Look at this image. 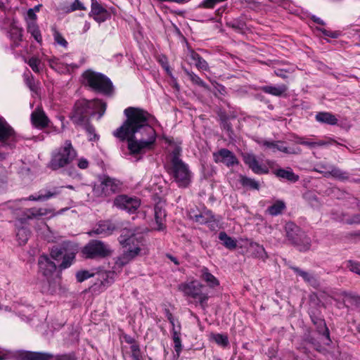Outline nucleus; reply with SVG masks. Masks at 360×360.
Listing matches in <instances>:
<instances>
[{"label": "nucleus", "instance_id": "obj_1", "mask_svg": "<svg viewBox=\"0 0 360 360\" xmlns=\"http://www.w3.org/2000/svg\"><path fill=\"white\" fill-rule=\"evenodd\" d=\"M124 113L127 120L112 132L121 141H127L131 154L145 153L153 148L157 134L151 126L155 119L148 112L133 107L127 108Z\"/></svg>", "mask_w": 360, "mask_h": 360}, {"label": "nucleus", "instance_id": "obj_2", "mask_svg": "<svg viewBox=\"0 0 360 360\" xmlns=\"http://www.w3.org/2000/svg\"><path fill=\"white\" fill-rule=\"evenodd\" d=\"M142 240V233L135 229H124L122 231L119 241L127 250L117 258L113 267L115 271L122 269L140 254Z\"/></svg>", "mask_w": 360, "mask_h": 360}, {"label": "nucleus", "instance_id": "obj_3", "mask_svg": "<svg viewBox=\"0 0 360 360\" xmlns=\"http://www.w3.org/2000/svg\"><path fill=\"white\" fill-rule=\"evenodd\" d=\"M181 148L176 147L172 152L169 174L179 187H187L191 182L193 174L188 165L180 158Z\"/></svg>", "mask_w": 360, "mask_h": 360}, {"label": "nucleus", "instance_id": "obj_4", "mask_svg": "<svg viewBox=\"0 0 360 360\" xmlns=\"http://www.w3.org/2000/svg\"><path fill=\"white\" fill-rule=\"evenodd\" d=\"M77 152L73 148L70 141H66L64 144L53 151L49 167L53 170L63 168L76 158Z\"/></svg>", "mask_w": 360, "mask_h": 360}, {"label": "nucleus", "instance_id": "obj_5", "mask_svg": "<svg viewBox=\"0 0 360 360\" xmlns=\"http://www.w3.org/2000/svg\"><path fill=\"white\" fill-rule=\"evenodd\" d=\"M285 231L289 243L297 246L300 251H307L310 248V238L295 224L287 222L285 225Z\"/></svg>", "mask_w": 360, "mask_h": 360}, {"label": "nucleus", "instance_id": "obj_6", "mask_svg": "<svg viewBox=\"0 0 360 360\" xmlns=\"http://www.w3.org/2000/svg\"><path fill=\"white\" fill-rule=\"evenodd\" d=\"M84 84L96 91L108 94L112 91L110 80L102 74L87 70L83 74Z\"/></svg>", "mask_w": 360, "mask_h": 360}, {"label": "nucleus", "instance_id": "obj_7", "mask_svg": "<svg viewBox=\"0 0 360 360\" xmlns=\"http://www.w3.org/2000/svg\"><path fill=\"white\" fill-rule=\"evenodd\" d=\"M202 288L203 285L196 280L182 283L178 286L179 290L182 292L185 296L198 300L200 306L205 309L207 306L208 295L202 292Z\"/></svg>", "mask_w": 360, "mask_h": 360}, {"label": "nucleus", "instance_id": "obj_8", "mask_svg": "<svg viewBox=\"0 0 360 360\" xmlns=\"http://www.w3.org/2000/svg\"><path fill=\"white\" fill-rule=\"evenodd\" d=\"M5 17L0 19V27L5 30L15 46L22 40V29L20 28L10 10L4 11Z\"/></svg>", "mask_w": 360, "mask_h": 360}, {"label": "nucleus", "instance_id": "obj_9", "mask_svg": "<svg viewBox=\"0 0 360 360\" xmlns=\"http://www.w3.org/2000/svg\"><path fill=\"white\" fill-rule=\"evenodd\" d=\"M121 186L120 181L103 176L100 179L98 184H94L93 193L96 197H106L118 192Z\"/></svg>", "mask_w": 360, "mask_h": 360}, {"label": "nucleus", "instance_id": "obj_10", "mask_svg": "<svg viewBox=\"0 0 360 360\" xmlns=\"http://www.w3.org/2000/svg\"><path fill=\"white\" fill-rule=\"evenodd\" d=\"M83 253L87 258L105 257L110 255L111 250L104 243L93 240L84 246Z\"/></svg>", "mask_w": 360, "mask_h": 360}, {"label": "nucleus", "instance_id": "obj_11", "mask_svg": "<svg viewBox=\"0 0 360 360\" xmlns=\"http://www.w3.org/2000/svg\"><path fill=\"white\" fill-rule=\"evenodd\" d=\"M113 205L118 209L126 210L129 213H134L138 210L141 202L137 198L120 195L115 198Z\"/></svg>", "mask_w": 360, "mask_h": 360}, {"label": "nucleus", "instance_id": "obj_12", "mask_svg": "<svg viewBox=\"0 0 360 360\" xmlns=\"http://www.w3.org/2000/svg\"><path fill=\"white\" fill-rule=\"evenodd\" d=\"M18 141L14 130L6 122V120L0 116V141L4 145L13 147Z\"/></svg>", "mask_w": 360, "mask_h": 360}, {"label": "nucleus", "instance_id": "obj_13", "mask_svg": "<svg viewBox=\"0 0 360 360\" xmlns=\"http://www.w3.org/2000/svg\"><path fill=\"white\" fill-rule=\"evenodd\" d=\"M56 215L54 210L47 207H32L26 209L23 212V216L20 218V221L30 219H39L42 217H53Z\"/></svg>", "mask_w": 360, "mask_h": 360}, {"label": "nucleus", "instance_id": "obj_14", "mask_svg": "<svg viewBox=\"0 0 360 360\" xmlns=\"http://www.w3.org/2000/svg\"><path fill=\"white\" fill-rule=\"evenodd\" d=\"M84 106L89 108L90 110L89 115H91L98 113L99 119L104 115L106 109V104L98 99H94L91 101L83 99L78 101V108Z\"/></svg>", "mask_w": 360, "mask_h": 360}, {"label": "nucleus", "instance_id": "obj_15", "mask_svg": "<svg viewBox=\"0 0 360 360\" xmlns=\"http://www.w3.org/2000/svg\"><path fill=\"white\" fill-rule=\"evenodd\" d=\"M214 162H222L227 167H232L238 164L236 155L228 149L222 148L217 153H213Z\"/></svg>", "mask_w": 360, "mask_h": 360}, {"label": "nucleus", "instance_id": "obj_16", "mask_svg": "<svg viewBox=\"0 0 360 360\" xmlns=\"http://www.w3.org/2000/svg\"><path fill=\"white\" fill-rule=\"evenodd\" d=\"M89 15L98 23L105 21L110 17V13L96 0H91Z\"/></svg>", "mask_w": 360, "mask_h": 360}, {"label": "nucleus", "instance_id": "obj_17", "mask_svg": "<svg viewBox=\"0 0 360 360\" xmlns=\"http://www.w3.org/2000/svg\"><path fill=\"white\" fill-rule=\"evenodd\" d=\"M244 162L255 174H262L269 172V168L266 165L259 163L253 154H246L244 155Z\"/></svg>", "mask_w": 360, "mask_h": 360}, {"label": "nucleus", "instance_id": "obj_18", "mask_svg": "<svg viewBox=\"0 0 360 360\" xmlns=\"http://www.w3.org/2000/svg\"><path fill=\"white\" fill-rule=\"evenodd\" d=\"M335 141L330 138H327L326 140L314 141L311 138L309 137L297 136L295 139L296 143L305 146L309 148L328 146L332 144Z\"/></svg>", "mask_w": 360, "mask_h": 360}, {"label": "nucleus", "instance_id": "obj_19", "mask_svg": "<svg viewBox=\"0 0 360 360\" xmlns=\"http://www.w3.org/2000/svg\"><path fill=\"white\" fill-rule=\"evenodd\" d=\"M90 110L87 107L78 108V101L75 105L74 112L71 117L72 120L77 124H83V123L89 122L88 116Z\"/></svg>", "mask_w": 360, "mask_h": 360}, {"label": "nucleus", "instance_id": "obj_20", "mask_svg": "<svg viewBox=\"0 0 360 360\" xmlns=\"http://www.w3.org/2000/svg\"><path fill=\"white\" fill-rule=\"evenodd\" d=\"M59 193V191L51 192L50 191H44L41 190L37 193L30 195L27 198L18 200V201L13 202L9 205V207L13 208L14 204H18L21 202L22 200H32V201H39L44 202L46 201Z\"/></svg>", "mask_w": 360, "mask_h": 360}, {"label": "nucleus", "instance_id": "obj_21", "mask_svg": "<svg viewBox=\"0 0 360 360\" xmlns=\"http://www.w3.org/2000/svg\"><path fill=\"white\" fill-rule=\"evenodd\" d=\"M115 225L110 221H100L97 226L91 231L88 232L90 236L94 234L108 236L110 235L115 229Z\"/></svg>", "mask_w": 360, "mask_h": 360}, {"label": "nucleus", "instance_id": "obj_22", "mask_svg": "<svg viewBox=\"0 0 360 360\" xmlns=\"http://www.w3.org/2000/svg\"><path fill=\"white\" fill-rule=\"evenodd\" d=\"M263 146L272 150V152L281 151L286 154H299L301 153L300 148H291L284 146L281 141H267L263 142Z\"/></svg>", "mask_w": 360, "mask_h": 360}, {"label": "nucleus", "instance_id": "obj_23", "mask_svg": "<svg viewBox=\"0 0 360 360\" xmlns=\"http://www.w3.org/2000/svg\"><path fill=\"white\" fill-rule=\"evenodd\" d=\"M38 264L40 271L47 277L54 273L56 269V265L47 255L40 256Z\"/></svg>", "mask_w": 360, "mask_h": 360}, {"label": "nucleus", "instance_id": "obj_24", "mask_svg": "<svg viewBox=\"0 0 360 360\" xmlns=\"http://www.w3.org/2000/svg\"><path fill=\"white\" fill-rule=\"evenodd\" d=\"M31 121L32 124L39 129H43L48 126L49 120L46 115L44 111L38 108L31 114Z\"/></svg>", "mask_w": 360, "mask_h": 360}, {"label": "nucleus", "instance_id": "obj_25", "mask_svg": "<svg viewBox=\"0 0 360 360\" xmlns=\"http://www.w3.org/2000/svg\"><path fill=\"white\" fill-rule=\"evenodd\" d=\"M193 221L200 224H209V226H212V223L215 222V219L210 210L202 207L201 213L199 215H193Z\"/></svg>", "mask_w": 360, "mask_h": 360}, {"label": "nucleus", "instance_id": "obj_26", "mask_svg": "<svg viewBox=\"0 0 360 360\" xmlns=\"http://www.w3.org/2000/svg\"><path fill=\"white\" fill-rule=\"evenodd\" d=\"M199 277L205 281L210 288H215L219 285V280L210 273L209 269L205 267H201L199 271Z\"/></svg>", "mask_w": 360, "mask_h": 360}, {"label": "nucleus", "instance_id": "obj_27", "mask_svg": "<svg viewBox=\"0 0 360 360\" xmlns=\"http://www.w3.org/2000/svg\"><path fill=\"white\" fill-rule=\"evenodd\" d=\"M53 356L47 353L23 352L19 354L18 360H50Z\"/></svg>", "mask_w": 360, "mask_h": 360}, {"label": "nucleus", "instance_id": "obj_28", "mask_svg": "<svg viewBox=\"0 0 360 360\" xmlns=\"http://www.w3.org/2000/svg\"><path fill=\"white\" fill-rule=\"evenodd\" d=\"M166 217L165 210L163 208V203L158 202L155 207V218L157 224L156 229L162 231L165 229L164 220Z\"/></svg>", "mask_w": 360, "mask_h": 360}, {"label": "nucleus", "instance_id": "obj_29", "mask_svg": "<svg viewBox=\"0 0 360 360\" xmlns=\"http://www.w3.org/2000/svg\"><path fill=\"white\" fill-rule=\"evenodd\" d=\"M275 175L280 178L286 179L290 182H296L299 180V176L295 174L290 167L287 169H278L274 172Z\"/></svg>", "mask_w": 360, "mask_h": 360}, {"label": "nucleus", "instance_id": "obj_30", "mask_svg": "<svg viewBox=\"0 0 360 360\" xmlns=\"http://www.w3.org/2000/svg\"><path fill=\"white\" fill-rule=\"evenodd\" d=\"M46 60L48 61L49 66L51 68L54 69L60 73H65L66 72H69L70 70V65L61 62L59 58L52 57L46 58Z\"/></svg>", "mask_w": 360, "mask_h": 360}, {"label": "nucleus", "instance_id": "obj_31", "mask_svg": "<svg viewBox=\"0 0 360 360\" xmlns=\"http://www.w3.org/2000/svg\"><path fill=\"white\" fill-rule=\"evenodd\" d=\"M315 118L318 122L323 124L335 125L338 123L336 117L328 112H319L316 115Z\"/></svg>", "mask_w": 360, "mask_h": 360}, {"label": "nucleus", "instance_id": "obj_32", "mask_svg": "<svg viewBox=\"0 0 360 360\" xmlns=\"http://www.w3.org/2000/svg\"><path fill=\"white\" fill-rule=\"evenodd\" d=\"M261 89L266 94L280 96L288 90V87L285 84H279L277 86L266 85L261 87Z\"/></svg>", "mask_w": 360, "mask_h": 360}, {"label": "nucleus", "instance_id": "obj_33", "mask_svg": "<svg viewBox=\"0 0 360 360\" xmlns=\"http://www.w3.org/2000/svg\"><path fill=\"white\" fill-rule=\"evenodd\" d=\"M249 251L255 257L261 259L263 261L268 258L264 248L257 243L252 242L250 243Z\"/></svg>", "mask_w": 360, "mask_h": 360}, {"label": "nucleus", "instance_id": "obj_34", "mask_svg": "<svg viewBox=\"0 0 360 360\" xmlns=\"http://www.w3.org/2000/svg\"><path fill=\"white\" fill-rule=\"evenodd\" d=\"M292 269L295 273L300 275L307 283L310 284L311 285L316 288L319 285V282L316 276L314 275L302 271L297 267H293Z\"/></svg>", "mask_w": 360, "mask_h": 360}, {"label": "nucleus", "instance_id": "obj_35", "mask_svg": "<svg viewBox=\"0 0 360 360\" xmlns=\"http://www.w3.org/2000/svg\"><path fill=\"white\" fill-rule=\"evenodd\" d=\"M285 203L283 200H276L267 209L268 213L271 216H277L285 209Z\"/></svg>", "mask_w": 360, "mask_h": 360}, {"label": "nucleus", "instance_id": "obj_36", "mask_svg": "<svg viewBox=\"0 0 360 360\" xmlns=\"http://www.w3.org/2000/svg\"><path fill=\"white\" fill-rule=\"evenodd\" d=\"M27 32L31 34V35L34 38V39L38 43L41 42L42 37L39 27L37 25L36 22L32 21L27 22Z\"/></svg>", "mask_w": 360, "mask_h": 360}, {"label": "nucleus", "instance_id": "obj_37", "mask_svg": "<svg viewBox=\"0 0 360 360\" xmlns=\"http://www.w3.org/2000/svg\"><path fill=\"white\" fill-rule=\"evenodd\" d=\"M219 239L222 242L223 245L228 249L233 250L237 245L236 240L229 236L225 232H220Z\"/></svg>", "mask_w": 360, "mask_h": 360}, {"label": "nucleus", "instance_id": "obj_38", "mask_svg": "<svg viewBox=\"0 0 360 360\" xmlns=\"http://www.w3.org/2000/svg\"><path fill=\"white\" fill-rule=\"evenodd\" d=\"M68 244H63L61 247H54L51 252V257L58 261L60 259L67 251Z\"/></svg>", "mask_w": 360, "mask_h": 360}, {"label": "nucleus", "instance_id": "obj_39", "mask_svg": "<svg viewBox=\"0 0 360 360\" xmlns=\"http://www.w3.org/2000/svg\"><path fill=\"white\" fill-rule=\"evenodd\" d=\"M191 58L195 61V65L198 68L205 70L208 68L207 63L199 54L192 52Z\"/></svg>", "mask_w": 360, "mask_h": 360}, {"label": "nucleus", "instance_id": "obj_40", "mask_svg": "<svg viewBox=\"0 0 360 360\" xmlns=\"http://www.w3.org/2000/svg\"><path fill=\"white\" fill-rule=\"evenodd\" d=\"M16 236L20 245L25 244L30 236V231L26 228H20L17 231Z\"/></svg>", "mask_w": 360, "mask_h": 360}, {"label": "nucleus", "instance_id": "obj_41", "mask_svg": "<svg viewBox=\"0 0 360 360\" xmlns=\"http://www.w3.org/2000/svg\"><path fill=\"white\" fill-rule=\"evenodd\" d=\"M240 183L243 186L249 187L252 189L258 190L259 188V183L253 179L246 176H241Z\"/></svg>", "mask_w": 360, "mask_h": 360}, {"label": "nucleus", "instance_id": "obj_42", "mask_svg": "<svg viewBox=\"0 0 360 360\" xmlns=\"http://www.w3.org/2000/svg\"><path fill=\"white\" fill-rule=\"evenodd\" d=\"M75 254L73 252H71L69 253L65 252L62 257L63 262L60 264V267L61 269H66V268L69 267L72 264V263L75 259Z\"/></svg>", "mask_w": 360, "mask_h": 360}, {"label": "nucleus", "instance_id": "obj_43", "mask_svg": "<svg viewBox=\"0 0 360 360\" xmlns=\"http://www.w3.org/2000/svg\"><path fill=\"white\" fill-rule=\"evenodd\" d=\"M34 72H39L41 69V60L37 57H31L26 61Z\"/></svg>", "mask_w": 360, "mask_h": 360}, {"label": "nucleus", "instance_id": "obj_44", "mask_svg": "<svg viewBox=\"0 0 360 360\" xmlns=\"http://www.w3.org/2000/svg\"><path fill=\"white\" fill-rule=\"evenodd\" d=\"M212 339L219 345L225 347L229 344L228 337L222 334H213Z\"/></svg>", "mask_w": 360, "mask_h": 360}, {"label": "nucleus", "instance_id": "obj_45", "mask_svg": "<svg viewBox=\"0 0 360 360\" xmlns=\"http://www.w3.org/2000/svg\"><path fill=\"white\" fill-rule=\"evenodd\" d=\"M94 276V273L90 272L87 270H81L76 273V278L77 281L79 283L84 281L85 280L93 277Z\"/></svg>", "mask_w": 360, "mask_h": 360}, {"label": "nucleus", "instance_id": "obj_46", "mask_svg": "<svg viewBox=\"0 0 360 360\" xmlns=\"http://www.w3.org/2000/svg\"><path fill=\"white\" fill-rule=\"evenodd\" d=\"M328 172L333 176L338 179H345L347 176V174L346 172H342L339 168L333 166H330V170Z\"/></svg>", "mask_w": 360, "mask_h": 360}, {"label": "nucleus", "instance_id": "obj_47", "mask_svg": "<svg viewBox=\"0 0 360 360\" xmlns=\"http://www.w3.org/2000/svg\"><path fill=\"white\" fill-rule=\"evenodd\" d=\"M89 136V141H96L98 139V136L95 133L94 128L89 125L88 122L83 123L82 124Z\"/></svg>", "mask_w": 360, "mask_h": 360}, {"label": "nucleus", "instance_id": "obj_48", "mask_svg": "<svg viewBox=\"0 0 360 360\" xmlns=\"http://www.w3.org/2000/svg\"><path fill=\"white\" fill-rule=\"evenodd\" d=\"M188 75L193 83L204 87L205 89H208V86L197 75L194 74L193 72H188Z\"/></svg>", "mask_w": 360, "mask_h": 360}, {"label": "nucleus", "instance_id": "obj_49", "mask_svg": "<svg viewBox=\"0 0 360 360\" xmlns=\"http://www.w3.org/2000/svg\"><path fill=\"white\" fill-rule=\"evenodd\" d=\"M131 352L134 360H141L140 349L138 345L133 343L131 345Z\"/></svg>", "mask_w": 360, "mask_h": 360}, {"label": "nucleus", "instance_id": "obj_50", "mask_svg": "<svg viewBox=\"0 0 360 360\" xmlns=\"http://www.w3.org/2000/svg\"><path fill=\"white\" fill-rule=\"evenodd\" d=\"M53 37H54L55 41L58 44H59L63 47H67L68 41L65 40V39L62 36V34L60 33H59L57 31H55L53 33Z\"/></svg>", "mask_w": 360, "mask_h": 360}, {"label": "nucleus", "instance_id": "obj_51", "mask_svg": "<svg viewBox=\"0 0 360 360\" xmlns=\"http://www.w3.org/2000/svg\"><path fill=\"white\" fill-rule=\"evenodd\" d=\"M347 268L349 271L360 275V263L354 261H349Z\"/></svg>", "mask_w": 360, "mask_h": 360}, {"label": "nucleus", "instance_id": "obj_52", "mask_svg": "<svg viewBox=\"0 0 360 360\" xmlns=\"http://www.w3.org/2000/svg\"><path fill=\"white\" fill-rule=\"evenodd\" d=\"M173 339L174 342V349L179 354L181 349V344L179 334L176 331L174 332Z\"/></svg>", "mask_w": 360, "mask_h": 360}, {"label": "nucleus", "instance_id": "obj_53", "mask_svg": "<svg viewBox=\"0 0 360 360\" xmlns=\"http://www.w3.org/2000/svg\"><path fill=\"white\" fill-rule=\"evenodd\" d=\"M25 80L26 84L29 86L30 90L35 91L36 90V85L34 84V78L32 75H25Z\"/></svg>", "mask_w": 360, "mask_h": 360}, {"label": "nucleus", "instance_id": "obj_54", "mask_svg": "<svg viewBox=\"0 0 360 360\" xmlns=\"http://www.w3.org/2000/svg\"><path fill=\"white\" fill-rule=\"evenodd\" d=\"M160 63H161L162 68L165 70L167 73L171 77H173L172 72L169 69V66L168 65L167 59L166 57L162 56L159 59Z\"/></svg>", "mask_w": 360, "mask_h": 360}, {"label": "nucleus", "instance_id": "obj_55", "mask_svg": "<svg viewBox=\"0 0 360 360\" xmlns=\"http://www.w3.org/2000/svg\"><path fill=\"white\" fill-rule=\"evenodd\" d=\"M86 8L84 6L83 4L81 3L79 0H75V2L71 5V8L70 11H74L76 10H85Z\"/></svg>", "mask_w": 360, "mask_h": 360}, {"label": "nucleus", "instance_id": "obj_56", "mask_svg": "<svg viewBox=\"0 0 360 360\" xmlns=\"http://www.w3.org/2000/svg\"><path fill=\"white\" fill-rule=\"evenodd\" d=\"M77 166L82 169H86L89 167V162L86 158H81L77 161Z\"/></svg>", "mask_w": 360, "mask_h": 360}, {"label": "nucleus", "instance_id": "obj_57", "mask_svg": "<svg viewBox=\"0 0 360 360\" xmlns=\"http://www.w3.org/2000/svg\"><path fill=\"white\" fill-rule=\"evenodd\" d=\"M27 23L28 22H32V21L36 22L37 15L35 14L34 9H32V8L29 9L27 11Z\"/></svg>", "mask_w": 360, "mask_h": 360}, {"label": "nucleus", "instance_id": "obj_58", "mask_svg": "<svg viewBox=\"0 0 360 360\" xmlns=\"http://www.w3.org/2000/svg\"><path fill=\"white\" fill-rule=\"evenodd\" d=\"M315 323L316 324L318 323L320 326H323L325 328L323 335H325L326 339L328 341H330L329 331H328V329L326 326V323H325L324 321L322 319H319L317 322H315Z\"/></svg>", "mask_w": 360, "mask_h": 360}, {"label": "nucleus", "instance_id": "obj_59", "mask_svg": "<svg viewBox=\"0 0 360 360\" xmlns=\"http://www.w3.org/2000/svg\"><path fill=\"white\" fill-rule=\"evenodd\" d=\"M201 213V208L191 207L188 210L189 218L193 220V215H199Z\"/></svg>", "mask_w": 360, "mask_h": 360}, {"label": "nucleus", "instance_id": "obj_60", "mask_svg": "<svg viewBox=\"0 0 360 360\" xmlns=\"http://www.w3.org/2000/svg\"><path fill=\"white\" fill-rule=\"evenodd\" d=\"M54 360H75V357L70 354H63L56 356Z\"/></svg>", "mask_w": 360, "mask_h": 360}, {"label": "nucleus", "instance_id": "obj_61", "mask_svg": "<svg viewBox=\"0 0 360 360\" xmlns=\"http://www.w3.org/2000/svg\"><path fill=\"white\" fill-rule=\"evenodd\" d=\"M322 32L324 35L330 37L331 38H337L339 35V34L337 32H331L326 30H324Z\"/></svg>", "mask_w": 360, "mask_h": 360}, {"label": "nucleus", "instance_id": "obj_62", "mask_svg": "<svg viewBox=\"0 0 360 360\" xmlns=\"http://www.w3.org/2000/svg\"><path fill=\"white\" fill-rule=\"evenodd\" d=\"M348 224H360V214L355 215L352 219L347 221Z\"/></svg>", "mask_w": 360, "mask_h": 360}, {"label": "nucleus", "instance_id": "obj_63", "mask_svg": "<svg viewBox=\"0 0 360 360\" xmlns=\"http://www.w3.org/2000/svg\"><path fill=\"white\" fill-rule=\"evenodd\" d=\"M275 73L277 76L281 77V78H286L287 75H285V72H284L283 70H278L275 71Z\"/></svg>", "mask_w": 360, "mask_h": 360}, {"label": "nucleus", "instance_id": "obj_64", "mask_svg": "<svg viewBox=\"0 0 360 360\" xmlns=\"http://www.w3.org/2000/svg\"><path fill=\"white\" fill-rule=\"evenodd\" d=\"M229 25L233 27L239 28V29L243 26V23L238 22V23L236 24L234 22H229Z\"/></svg>", "mask_w": 360, "mask_h": 360}]
</instances>
